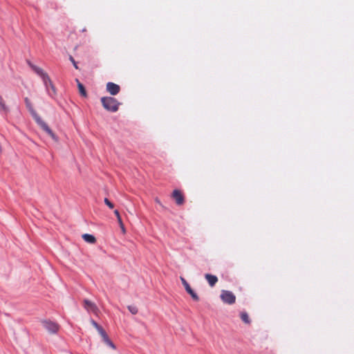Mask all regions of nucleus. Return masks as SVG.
I'll list each match as a JSON object with an SVG mask.
<instances>
[{"label": "nucleus", "mask_w": 354, "mask_h": 354, "mask_svg": "<svg viewBox=\"0 0 354 354\" xmlns=\"http://www.w3.org/2000/svg\"><path fill=\"white\" fill-rule=\"evenodd\" d=\"M114 214H115V215L117 217V220H118V222L119 225H122V218H121V216L120 215V213H119L118 210L115 209L114 211Z\"/></svg>", "instance_id": "nucleus-18"}, {"label": "nucleus", "mask_w": 354, "mask_h": 354, "mask_svg": "<svg viewBox=\"0 0 354 354\" xmlns=\"http://www.w3.org/2000/svg\"><path fill=\"white\" fill-rule=\"evenodd\" d=\"M82 239L88 243L94 244L96 242L95 237L92 234H84L82 235Z\"/></svg>", "instance_id": "nucleus-12"}, {"label": "nucleus", "mask_w": 354, "mask_h": 354, "mask_svg": "<svg viewBox=\"0 0 354 354\" xmlns=\"http://www.w3.org/2000/svg\"><path fill=\"white\" fill-rule=\"evenodd\" d=\"M155 202L158 204L162 208H165L164 205L162 204V203L160 202V201L159 200L158 198H155Z\"/></svg>", "instance_id": "nucleus-20"}, {"label": "nucleus", "mask_w": 354, "mask_h": 354, "mask_svg": "<svg viewBox=\"0 0 354 354\" xmlns=\"http://www.w3.org/2000/svg\"><path fill=\"white\" fill-rule=\"evenodd\" d=\"M104 203L110 209H113L114 207L113 204L106 198H104Z\"/></svg>", "instance_id": "nucleus-19"}, {"label": "nucleus", "mask_w": 354, "mask_h": 354, "mask_svg": "<svg viewBox=\"0 0 354 354\" xmlns=\"http://www.w3.org/2000/svg\"><path fill=\"white\" fill-rule=\"evenodd\" d=\"M171 197L175 200L178 205H182L185 202V197L183 193L178 189H174Z\"/></svg>", "instance_id": "nucleus-7"}, {"label": "nucleus", "mask_w": 354, "mask_h": 354, "mask_svg": "<svg viewBox=\"0 0 354 354\" xmlns=\"http://www.w3.org/2000/svg\"><path fill=\"white\" fill-rule=\"evenodd\" d=\"M70 60L72 62V63L73 64V66H75V68H78L77 67V65L75 62V61L74 60L73 57H70Z\"/></svg>", "instance_id": "nucleus-21"}, {"label": "nucleus", "mask_w": 354, "mask_h": 354, "mask_svg": "<svg viewBox=\"0 0 354 354\" xmlns=\"http://www.w3.org/2000/svg\"><path fill=\"white\" fill-rule=\"evenodd\" d=\"M205 278L206 279V280L207 281L209 285L211 286V287H213L215 286V284L217 283L218 281V278L215 275H213V274H205Z\"/></svg>", "instance_id": "nucleus-10"}, {"label": "nucleus", "mask_w": 354, "mask_h": 354, "mask_svg": "<svg viewBox=\"0 0 354 354\" xmlns=\"http://www.w3.org/2000/svg\"><path fill=\"white\" fill-rule=\"evenodd\" d=\"M43 326L51 333H56L59 330V325L51 321H43L42 322Z\"/></svg>", "instance_id": "nucleus-5"}, {"label": "nucleus", "mask_w": 354, "mask_h": 354, "mask_svg": "<svg viewBox=\"0 0 354 354\" xmlns=\"http://www.w3.org/2000/svg\"><path fill=\"white\" fill-rule=\"evenodd\" d=\"M127 308L133 315H136L138 312V309L136 306L131 305L128 306Z\"/></svg>", "instance_id": "nucleus-17"}, {"label": "nucleus", "mask_w": 354, "mask_h": 354, "mask_svg": "<svg viewBox=\"0 0 354 354\" xmlns=\"http://www.w3.org/2000/svg\"><path fill=\"white\" fill-rule=\"evenodd\" d=\"M84 306L88 312H92L95 314H97L99 312V309L97 306L93 302L88 299L84 300Z\"/></svg>", "instance_id": "nucleus-9"}, {"label": "nucleus", "mask_w": 354, "mask_h": 354, "mask_svg": "<svg viewBox=\"0 0 354 354\" xmlns=\"http://www.w3.org/2000/svg\"><path fill=\"white\" fill-rule=\"evenodd\" d=\"M0 110L8 112V109L6 106L3 97L0 95Z\"/></svg>", "instance_id": "nucleus-16"}, {"label": "nucleus", "mask_w": 354, "mask_h": 354, "mask_svg": "<svg viewBox=\"0 0 354 354\" xmlns=\"http://www.w3.org/2000/svg\"><path fill=\"white\" fill-rule=\"evenodd\" d=\"M240 317H241V320L247 324H250V319L249 318V315L247 313L245 312H241V314H240Z\"/></svg>", "instance_id": "nucleus-14"}, {"label": "nucleus", "mask_w": 354, "mask_h": 354, "mask_svg": "<svg viewBox=\"0 0 354 354\" xmlns=\"http://www.w3.org/2000/svg\"><path fill=\"white\" fill-rule=\"evenodd\" d=\"M101 337L102 338V340L103 342L106 344L108 345L109 346H110L111 348H112L113 349H115V346L114 345V344L111 342V340L109 339V336L107 335L106 331H104L103 333H102L101 335Z\"/></svg>", "instance_id": "nucleus-11"}, {"label": "nucleus", "mask_w": 354, "mask_h": 354, "mask_svg": "<svg viewBox=\"0 0 354 354\" xmlns=\"http://www.w3.org/2000/svg\"><path fill=\"white\" fill-rule=\"evenodd\" d=\"M220 297L223 303L229 305L234 304L236 301V296L229 290H223Z\"/></svg>", "instance_id": "nucleus-4"}, {"label": "nucleus", "mask_w": 354, "mask_h": 354, "mask_svg": "<svg viewBox=\"0 0 354 354\" xmlns=\"http://www.w3.org/2000/svg\"><path fill=\"white\" fill-rule=\"evenodd\" d=\"M28 65L42 79L49 95L53 97L56 94V90L48 75L41 68L30 62H28Z\"/></svg>", "instance_id": "nucleus-1"}, {"label": "nucleus", "mask_w": 354, "mask_h": 354, "mask_svg": "<svg viewBox=\"0 0 354 354\" xmlns=\"http://www.w3.org/2000/svg\"><path fill=\"white\" fill-rule=\"evenodd\" d=\"M75 81L77 84V87L80 95L85 97H87V93L84 85L77 79H76Z\"/></svg>", "instance_id": "nucleus-13"}, {"label": "nucleus", "mask_w": 354, "mask_h": 354, "mask_svg": "<svg viewBox=\"0 0 354 354\" xmlns=\"http://www.w3.org/2000/svg\"><path fill=\"white\" fill-rule=\"evenodd\" d=\"M120 227H121L123 233H125V228H124V224L122 223V225H120Z\"/></svg>", "instance_id": "nucleus-22"}, {"label": "nucleus", "mask_w": 354, "mask_h": 354, "mask_svg": "<svg viewBox=\"0 0 354 354\" xmlns=\"http://www.w3.org/2000/svg\"><path fill=\"white\" fill-rule=\"evenodd\" d=\"M106 91L112 95H115L120 91L119 85L113 82H108L106 86Z\"/></svg>", "instance_id": "nucleus-8"}, {"label": "nucleus", "mask_w": 354, "mask_h": 354, "mask_svg": "<svg viewBox=\"0 0 354 354\" xmlns=\"http://www.w3.org/2000/svg\"><path fill=\"white\" fill-rule=\"evenodd\" d=\"M101 103L102 106L108 111L116 112L120 103L113 97H101Z\"/></svg>", "instance_id": "nucleus-3"}, {"label": "nucleus", "mask_w": 354, "mask_h": 354, "mask_svg": "<svg viewBox=\"0 0 354 354\" xmlns=\"http://www.w3.org/2000/svg\"><path fill=\"white\" fill-rule=\"evenodd\" d=\"M25 103L27 109L30 111V114L36 121V122L40 126V127L45 131L53 140H57V138L55 134L52 131V130L49 128L47 124L42 120L40 116L37 113L35 109L32 107V105L28 97L25 98Z\"/></svg>", "instance_id": "nucleus-2"}, {"label": "nucleus", "mask_w": 354, "mask_h": 354, "mask_svg": "<svg viewBox=\"0 0 354 354\" xmlns=\"http://www.w3.org/2000/svg\"><path fill=\"white\" fill-rule=\"evenodd\" d=\"M180 281L183 285V286L185 287L187 292L188 294H189L192 297V298L194 300V301H198L199 300V297L197 295V294L192 289V288L190 287L189 284L187 283V281L185 279L184 277H180Z\"/></svg>", "instance_id": "nucleus-6"}, {"label": "nucleus", "mask_w": 354, "mask_h": 354, "mask_svg": "<svg viewBox=\"0 0 354 354\" xmlns=\"http://www.w3.org/2000/svg\"><path fill=\"white\" fill-rule=\"evenodd\" d=\"M91 324L95 328V329L97 330L100 335L103 333L105 330L103 329V328L100 326L93 319L91 320Z\"/></svg>", "instance_id": "nucleus-15"}]
</instances>
